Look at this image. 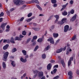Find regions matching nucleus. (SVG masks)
Here are the masks:
<instances>
[{
	"mask_svg": "<svg viewBox=\"0 0 79 79\" xmlns=\"http://www.w3.org/2000/svg\"><path fill=\"white\" fill-rule=\"evenodd\" d=\"M50 48V46L48 45V47H46V49L47 50H48Z\"/></svg>",
	"mask_w": 79,
	"mask_h": 79,
	"instance_id": "obj_49",
	"label": "nucleus"
},
{
	"mask_svg": "<svg viewBox=\"0 0 79 79\" xmlns=\"http://www.w3.org/2000/svg\"><path fill=\"white\" fill-rule=\"evenodd\" d=\"M2 67L3 69H5L6 68V64H5V62L2 63Z\"/></svg>",
	"mask_w": 79,
	"mask_h": 79,
	"instance_id": "obj_22",
	"label": "nucleus"
},
{
	"mask_svg": "<svg viewBox=\"0 0 79 79\" xmlns=\"http://www.w3.org/2000/svg\"><path fill=\"white\" fill-rule=\"evenodd\" d=\"M72 74H73V72H72L71 71H70L68 73V76H72Z\"/></svg>",
	"mask_w": 79,
	"mask_h": 79,
	"instance_id": "obj_30",
	"label": "nucleus"
},
{
	"mask_svg": "<svg viewBox=\"0 0 79 79\" xmlns=\"http://www.w3.org/2000/svg\"><path fill=\"white\" fill-rule=\"evenodd\" d=\"M76 39V35H75L72 38V40H70V41H72V40H74Z\"/></svg>",
	"mask_w": 79,
	"mask_h": 79,
	"instance_id": "obj_17",
	"label": "nucleus"
},
{
	"mask_svg": "<svg viewBox=\"0 0 79 79\" xmlns=\"http://www.w3.org/2000/svg\"><path fill=\"white\" fill-rule=\"evenodd\" d=\"M76 73L78 74V75H79V70H77L76 71Z\"/></svg>",
	"mask_w": 79,
	"mask_h": 79,
	"instance_id": "obj_55",
	"label": "nucleus"
},
{
	"mask_svg": "<svg viewBox=\"0 0 79 79\" xmlns=\"http://www.w3.org/2000/svg\"><path fill=\"white\" fill-rule=\"evenodd\" d=\"M42 40H43L42 39L40 38L38 40L37 42H42Z\"/></svg>",
	"mask_w": 79,
	"mask_h": 79,
	"instance_id": "obj_32",
	"label": "nucleus"
},
{
	"mask_svg": "<svg viewBox=\"0 0 79 79\" xmlns=\"http://www.w3.org/2000/svg\"><path fill=\"white\" fill-rule=\"evenodd\" d=\"M66 46H65L64 47V48H61L60 49H58L56 51V53H60L63 51V50H64V51L65 50H66Z\"/></svg>",
	"mask_w": 79,
	"mask_h": 79,
	"instance_id": "obj_3",
	"label": "nucleus"
},
{
	"mask_svg": "<svg viewBox=\"0 0 79 79\" xmlns=\"http://www.w3.org/2000/svg\"><path fill=\"white\" fill-rule=\"evenodd\" d=\"M33 39H34V40H35L37 39V36H35L33 37Z\"/></svg>",
	"mask_w": 79,
	"mask_h": 79,
	"instance_id": "obj_48",
	"label": "nucleus"
},
{
	"mask_svg": "<svg viewBox=\"0 0 79 79\" xmlns=\"http://www.w3.org/2000/svg\"><path fill=\"white\" fill-rule=\"evenodd\" d=\"M67 52L66 53V55H68L69 53V51H68V49H67Z\"/></svg>",
	"mask_w": 79,
	"mask_h": 79,
	"instance_id": "obj_54",
	"label": "nucleus"
},
{
	"mask_svg": "<svg viewBox=\"0 0 79 79\" xmlns=\"http://www.w3.org/2000/svg\"><path fill=\"white\" fill-rule=\"evenodd\" d=\"M24 17H22L20 19H18V22H19V21H23V20H24Z\"/></svg>",
	"mask_w": 79,
	"mask_h": 79,
	"instance_id": "obj_36",
	"label": "nucleus"
},
{
	"mask_svg": "<svg viewBox=\"0 0 79 79\" xmlns=\"http://www.w3.org/2000/svg\"><path fill=\"white\" fill-rule=\"evenodd\" d=\"M25 3V1H21L20 2V5H23V4H24Z\"/></svg>",
	"mask_w": 79,
	"mask_h": 79,
	"instance_id": "obj_43",
	"label": "nucleus"
},
{
	"mask_svg": "<svg viewBox=\"0 0 79 79\" xmlns=\"http://www.w3.org/2000/svg\"><path fill=\"white\" fill-rule=\"evenodd\" d=\"M60 78V76H57L56 77H55L53 79H58Z\"/></svg>",
	"mask_w": 79,
	"mask_h": 79,
	"instance_id": "obj_38",
	"label": "nucleus"
},
{
	"mask_svg": "<svg viewBox=\"0 0 79 79\" xmlns=\"http://www.w3.org/2000/svg\"><path fill=\"white\" fill-rule=\"evenodd\" d=\"M70 46V44H67V47H68V48L69 49L70 48H69Z\"/></svg>",
	"mask_w": 79,
	"mask_h": 79,
	"instance_id": "obj_57",
	"label": "nucleus"
},
{
	"mask_svg": "<svg viewBox=\"0 0 79 79\" xmlns=\"http://www.w3.org/2000/svg\"><path fill=\"white\" fill-rule=\"evenodd\" d=\"M42 57L43 59H45L46 58V55H45V54H44L42 55Z\"/></svg>",
	"mask_w": 79,
	"mask_h": 79,
	"instance_id": "obj_35",
	"label": "nucleus"
},
{
	"mask_svg": "<svg viewBox=\"0 0 79 79\" xmlns=\"http://www.w3.org/2000/svg\"><path fill=\"white\" fill-rule=\"evenodd\" d=\"M10 31V29H8V28H7L6 30V32H8V31Z\"/></svg>",
	"mask_w": 79,
	"mask_h": 79,
	"instance_id": "obj_64",
	"label": "nucleus"
},
{
	"mask_svg": "<svg viewBox=\"0 0 79 79\" xmlns=\"http://www.w3.org/2000/svg\"><path fill=\"white\" fill-rule=\"evenodd\" d=\"M71 64V61L70 60H69L68 62V66L69 67V66Z\"/></svg>",
	"mask_w": 79,
	"mask_h": 79,
	"instance_id": "obj_34",
	"label": "nucleus"
},
{
	"mask_svg": "<svg viewBox=\"0 0 79 79\" xmlns=\"http://www.w3.org/2000/svg\"><path fill=\"white\" fill-rule=\"evenodd\" d=\"M62 15H63V16H66L68 15V12H66V11L64 10L63 12L62 13Z\"/></svg>",
	"mask_w": 79,
	"mask_h": 79,
	"instance_id": "obj_16",
	"label": "nucleus"
},
{
	"mask_svg": "<svg viewBox=\"0 0 79 79\" xmlns=\"http://www.w3.org/2000/svg\"><path fill=\"white\" fill-rule=\"evenodd\" d=\"M54 17L56 18V19H59V16L58 15H56L54 16Z\"/></svg>",
	"mask_w": 79,
	"mask_h": 79,
	"instance_id": "obj_31",
	"label": "nucleus"
},
{
	"mask_svg": "<svg viewBox=\"0 0 79 79\" xmlns=\"http://www.w3.org/2000/svg\"><path fill=\"white\" fill-rule=\"evenodd\" d=\"M10 27L8 25L6 27V28H7V29H10Z\"/></svg>",
	"mask_w": 79,
	"mask_h": 79,
	"instance_id": "obj_63",
	"label": "nucleus"
},
{
	"mask_svg": "<svg viewBox=\"0 0 79 79\" xmlns=\"http://www.w3.org/2000/svg\"><path fill=\"white\" fill-rule=\"evenodd\" d=\"M70 60L71 61L73 60V57H70V60Z\"/></svg>",
	"mask_w": 79,
	"mask_h": 79,
	"instance_id": "obj_61",
	"label": "nucleus"
},
{
	"mask_svg": "<svg viewBox=\"0 0 79 79\" xmlns=\"http://www.w3.org/2000/svg\"><path fill=\"white\" fill-rule=\"evenodd\" d=\"M53 36L54 38H56L58 37V34L54 33L53 34Z\"/></svg>",
	"mask_w": 79,
	"mask_h": 79,
	"instance_id": "obj_15",
	"label": "nucleus"
},
{
	"mask_svg": "<svg viewBox=\"0 0 79 79\" xmlns=\"http://www.w3.org/2000/svg\"><path fill=\"white\" fill-rule=\"evenodd\" d=\"M51 3H53V4L56 3V0H51Z\"/></svg>",
	"mask_w": 79,
	"mask_h": 79,
	"instance_id": "obj_29",
	"label": "nucleus"
},
{
	"mask_svg": "<svg viewBox=\"0 0 79 79\" xmlns=\"http://www.w3.org/2000/svg\"><path fill=\"white\" fill-rule=\"evenodd\" d=\"M77 17V14H75L72 18L70 19L71 22H73L76 19V18Z\"/></svg>",
	"mask_w": 79,
	"mask_h": 79,
	"instance_id": "obj_4",
	"label": "nucleus"
},
{
	"mask_svg": "<svg viewBox=\"0 0 79 79\" xmlns=\"http://www.w3.org/2000/svg\"><path fill=\"white\" fill-rule=\"evenodd\" d=\"M36 43L35 42H34L32 43V46H35V45H36Z\"/></svg>",
	"mask_w": 79,
	"mask_h": 79,
	"instance_id": "obj_59",
	"label": "nucleus"
},
{
	"mask_svg": "<svg viewBox=\"0 0 79 79\" xmlns=\"http://www.w3.org/2000/svg\"><path fill=\"white\" fill-rule=\"evenodd\" d=\"M47 40L48 41H50L51 44H55L53 39L52 37L49 38Z\"/></svg>",
	"mask_w": 79,
	"mask_h": 79,
	"instance_id": "obj_5",
	"label": "nucleus"
},
{
	"mask_svg": "<svg viewBox=\"0 0 79 79\" xmlns=\"http://www.w3.org/2000/svg\"><path fill=\"white\" fill-rule=\"evenodd\" d=\"M66 20H67V19L66 18H63L62 19V21H63V22H64L66 21Z\"/></svg>",
	"mask_w": 79,
	"mask_h": 79,
	"instance_id": "obj_44",
	"label": "nucleus"
},
{
	"mask_svg": "<svg viewBox=\"0 0 79 79\" xmlns=\"http://www.w3.org/2000/svg\"><path fill=\"white\" fill-rule=\"evenodd\" d=\"M52 65L51 63L49 64L47 66V69L48 71H50L52 68Z\"/></svg>",
	"mask_w": 79,
	"mask_h": 79,
	"instance_id": "obj_6",
	"label": "nucleus"
},
{
	"mask_svg": "<svg viewBox=\"0 0 79 79\" xmlns=\"http://www.w3.org/2000/svg\"><path fill=\"white\" fill-rule=\"evenodd\" d=\"M36 6L41 11H42V8H41V6H39L38 4H36Z\"/></svg>",
	"mask_w": 79,
	"mask_h": 79,
	"instance_id": "obj_19",
	"label": "nucleus"
},
{
	"mask_svg": "<svg viewBox=\"0 0 79 79\" xmlns=\"http://www.w3.org/2000/svg\"><path fill=\"white\" fill-rule=\"evenodd\" d=\"M31 39L30 38H29L27 40V41L26 42L27 43H29V42H30V41H31Z\"/></svg>",
	"mask_w": 79,
	"mask_h": 79,
	"instance_id": "obj_47",
	"label": "nucleus"
},
{
	"mask_svg": "<svg viewBox=\"0 0 79 79\" xmlns=\"http://www.w3.org/2000/svg\"><path fill=\"white\" fill-rule=\"evenodd\" d=\"M68 5V3H67L65 5H64L63 6V8H66V6H67V5Z\"/></svg>",
	"mask_w": 79,
	"mask_h": 79,
	"instance_id": "obj_45",
	"label": "nucleus"
},
{
	"mask_svg": "<svg viewBox=\"0 0 79 79\" xmlns=\"http://www.w3.org/2000/svg\"><path fill=\"white\" fill-rule=\"evenodd\" d=\"M6 13L7 15H8V16H10V12H9V11H8V10H6Z\"/></svg>",
	"mask_w": 79,
	"mask_h": 79,
	"instance_id": "obj_51",
	"label": "nucleus"
},
{
	"mask_svg": "<svg viewBox=\"0 0 79 79\" xmlns=\"http://www.w3.org/2000/svg\"><path fill=\"white\" fill-rule=\"evenodd\" d=\"M55 27V26L54 25H52V26L51 27V29H52V30H53V29H54V28Z\"/></svg>",
	"mask_w": 79,
	"mask_h": 79,
	"instance_id": "obj_52",
	"label": "nucleus"
},
{
	"mask_svg": "<svg viewBox=\"0 0 79 79\" xmlns=\"http://www.w3.org/2000/svg\"><path fill=\"white\" fill-rule=\"evenodd\" d=\"M34 18H35V16H33L27 19H26L25 21H27V23H29L31 22V21L32 19H34Z\"/></svg>",
	"mask_w": 79,
	"mask_h": 79,
	"instance_id": "obj_9",
	"label": "nucleus"
},
{
	"mask_svg": "<svg viewBox=\"0 0 79 79\" xmlns=\"http://www.w3.org/2000/svg\"><path fill=\"white\" fill-rule=\"evenodd\" d=\"M14 3L15 5H19V3H20V0H14Z\"/></svg>",
	"mask_w": 79,
	"mask_h": 79,
	"instance_id": "obj_8",
	"label": "nucleus"
},
{
	"mask_svg": "<svg viewBox=\"0 0 79 79\" xmlns=\"http://www.w3.org/2000/svg\"><path fill=\"white\" fill-rule=\"evenodd\" d=\"M33 3L39 4V2L37 0H32L31 1L27 2V4H31V3Z\"/></svg>",
	"mask_w": 79,
	"mask_h": 79,
	"instance_id": "obj_2",
	"label": "nucleus"
},
{
	"mask_svg": "<svg viewBox=\"0 0 79 79\" xmlns=\"http://www.w3.org/2000/svg\"><path fill=\"white\" fill-rule=\"evenodd\" d=\"M15 40H21V38L19 37H16L15 38Z\"/></svg>",
	"mask_w": 79,
	"mask_h": 79,
	"instance_id": "obj_20",
	"label": "nucleus"
},
{
	"mask_svg": "<svg viewBox=\"0 0 79 79\" xmlns=\"http://www.w3.org/2000/svg\"><path fill=\"white\" fill-rule=\"evenodd\" d=\"M33 72L34 74H36L39 73V71L37 70H33Z\"/></svg>",
	"mask_w": 79,
	"mask_h": 79,
	"instance_id": "obj_24",
	"label": "nucleus"
},
{
	"mask_svg": "<svg viewBox=\"0 0 79 79\" xmlns=\"http://www.w3.org/2000/svg\"><path fill=\"white\" fill-rule=\"evenodd\" d=\"M38 48H39V46H36L35 47L34 49V51L35 52V51H37V49H38Z\"/></svg>",
	"mask_w": 79,
	"mask_h": 79,
	"instance_id": "obj_27",
	"label": "nucleus"
},
{
	"mask_svg": "<svg viewBox=\"0 0 79 79\" xmlns=\"http://www.w3.org/2000/svg\"><path fill=\"white\" fill-rule=\"evenodd\" d=\"M61 62L63 67H64V68H65V64L64 63V61L63 60H61Z\"/></svg>",
	"mask_w": 79,
	"mask_h": 79,
	"instance_id": "obj_18",
	"label": "nucleus"
},
{
	"mask_svg": "<svg viewBox=\"0 0 79 79\" xmlns=\"http://www.w3.org/2000/svg\"><path fill=\"white\" fill-rule=\"evenodd\" d=\"M69 29V26L68 25H66L64 27V32H66Z\"/></svg>",
	"mask_w": 79,
	"mask_h": 79,
	"instance_id": "obj_7",
	"label": "nucleus"
},
{
	"mask_svg": "<svg viewBox=\"0 0 79 79\" xmlns=\"http://www.w3.org/2000/svg\"><path fill=\"white\" fill-rule=\"evenodd\" d=\"M73 2L72 0H71L70 1V4H71V5H72L73 4Z\"/></svg>",
	"mask_w": 79,
	"mask_h": 79,
	"instance_id": "obj_53",
	"label": "nucleus"
},
{
	"mask_svg": "<svg viewBox=\"0 0 79 79\" xmlns=\"http://www.w3.org/2000/svg\"><path fill=\"white\" fill-rule=\"evenodd\" d=\"M9 54V53L8 52H6L4 53L3 56L4 58L3 60H4V61H6V59H7V58H8V56Z\"/></svg>",
	"mask_w": 79,
	"mask_h": 79,
	"instance_id": "obj_1",
	"label": "nucleus"
},
{
	"mask_svg": "<svg viewBox=\"0 0 79 79\" xmlns=\"http://www.w3.org/2000/svg\"><path fill=\"white\" fill-rule=\"evenodd\" d=\"M9 47V44H6L3 47V49L4 50H6Z\"/></svg>",
	"mask_w": 79,
	"mask_h": 79,
	"instance_id": "obj_11",
	"label": "nucleus"
},
{
	"mask_svg": "<svg viewBox=\"0 0 79 79\" xmlns=\"http://www.w3.org/2000/svg\"><path fill=\"white\" fill-rule=\"evenodd\" d=\"M70 13H71V14H74V10L72 9L70 12Z\"/></svg>",
	"mask_w": 79,
	"mask_h": 79,
	"instance_id": "obj_39",
	"label": "nucleus"
},
{
	"mask_svg": "<svg viewBox=\"0 0 79 79\" xmlns=\"http://www.w3.org/2000/svg\"><path fill=\"white\" fill-rule=\"evenodd\" d=\"M32 29L35 30V31H39L40 30V28H39L32 27Z\"/></svg>",
	"mask_w": 79,
	"mask_h": 79,
	"instance_id": "obj_25",
	"label": "nucleus"
},
{
	"mask_svg": "<svg viewBox=\"0 0 79 79\" xmlns=\"http://www.w3.org/2000/svg\"><path fill=\"white\" fill-rule=\"evenodd\" d=\"M10 61L11 62V64H12V66L13 67H15L16 66V63H15V62L14 61H12V60H10Z\"/></svg>",
	"mask_w": 79,
	"mask_h": 79,
	"instance_id": "obj_13",
	"label": "nucleus"
},
{
	"mask_svg": "<svg viewBox=\"0 0 79 79\" xmlns=\"http://www.w3.org/2000/svg\"><path fill=\"white\" fill-rule=\"evenodd\" d=\"M17 50V49H16V48H14L12 50V53H14V52H15Z\"/></svg>",
	"mask_w": 79,
	"mask_h": 79,
	"instance_id": "obj_33",
	"label": "nucleus"
},
{
	"mask_svg": "<svg viewBox=\"0 0 79 79\" xmlns=\"http://www.w3.org/2000/svg\"><path fill=\"white\" fill-rule=\"evenodd\" d=\"M10 42L13 44H15V41H14V38L13 37H12L10 39Z\"/></svg>",
	"mask_w": 79,
	"mask_h": 79,
	"instance_id": "obj_23",
	"label": "nucleus"
},
{
	"mask_svg": "<svg viewBox=\"0 0 79 79\" xmlns=\"http://www.w3.org/2000/svg\"><path fill=\"white\" fill-rule=\"evenodd\" d=\"M64 22H63L62 21H61L59 22L58 23V24H60V25H62V24H64Z\"/></svg>",
	"mask_w": 79,
	"mask_h": 79,
	"instance_id": "obj_28",
	"label": "nucleus"
},
{
	"mask_svg": "<svg viewBox=\"0 0 79 79\" xmlns=\"http://www.w3.org/2000/svg\"><path fill=\"white\" fill-rule=\"evenodd\" d=\"M10 42V40H3V42L4 43H5L6 42Z\"/></svg>",
	"mask_w": 79,
	"mask_h": 79,
	"instance_id": "obj_42",
	"label": "nucleus"
},
{
	"mask_svg": "<svg viewBox=\"0 0 79 79\" xmlns=\"http://www.w3.org/2000/svg\"><path fill=\"white\" fill-rule=\"evenodd\" d=\"M7 24V23H4L2 24L1 25V27L2 28L3 30L5 29V26Z\"/></svg>",
	"mask_w": 79,
	"mask_h": 79,
	"instance_id": "obj_10",
	"label": "nucleus"
},
{
	"mask_svg": "<svg viewBox=\"0 0 79 79\" xmlns=\"http://www.w3.org/2000/svg\"><path fill=\"white\" fill-rule=\"evenodd\" d=\"M51 63H55V60H52L51 61H50Z\"/></svg>",
	"mask_w": 79,
	"mask_h": 79,
	"instance_id": "obj_58",
	"label": "nucleus"
},
{
	"mask_svg": "<svg viewBox=\"0 0 79 79\" xmlns=\"http://www.w3.org/2000/svg\"><path fill=\"white\" fill-rule=\"evenodd\" d=\"M22 52L23 54V55H26L27 54V52L25 50H22Z\"/></svg>",
	"mask_w": 79,
	"mask_h": 79,
	"instance_id": "obj_21",
	"label": "nucleus"
},
{
	"mask_svg": "<svg viewBox=\"0 0 79 79\" xmlns=\"http://www.w3.org/2000/svg\"><path fill=\"white\" fill-rule=\"evenodd\" d=\"M43 75H44V73L42 71L40 72L39 73L38 76L40 77H42V76H43Z\"/></svg>",
	"mask_w": 79,
	"mask_h": 79,
	"instance_id": "obj_14",
	"label": "nucleus"
},
{
	"mask_svg": "<svg viewBox=\"0 0 79 79\" xmlns=\"http://www.w3.org/2000/svg\"><path fill=\"white\" fill-rule=\"evenodd\" d=\"M22 34L23 35H26V33L25 31H23L22 32Z\"/></svg>",
	"mask_w": 79,
	"mask_h": 79,
	"instance_id": "obj_40",
	"label": "nucleus"
},
{
	"mask_svg": "<svg viewBox=\"0 0 79 79\" xmlns=\"http://www.w3.org/2000/svg\"><path fill=\"white\" fill-rule=\"evenodd\" d=\"M4 15V13H3V12H2V13H1L0 14V17H2V16H3Z\"/></svg>",
	"mask_w": 79,
	"mask_h": 79,
	"instance_id": "obj_46",
	"label": "nucleus"
},
{
	"mask_svg": "<svg viewBox=\"0 0 79 79\" xmlns=\"http://www.w3.org/2000/svg\"><path fill=\"white\" fill-rule=\"evenodd\" d=\"M60 39H59L56 40L55 44V45H57V44H58V43H59V42H60Z\"/></svg>",
	"mask_w": 79,
	"mask_h": 79,
	"instance_id": "obj_26",
	"label": "nucleus"
},
{
	"mask_svg": "<svg viewBox=\"0 0 79 79\" xmlns=\"http://www.w3.org/2000/svg\"><path fill=\"white\" fill-rule=\"evenodd\" d=\"M3 21V18H0V23H1V22H2V21Z\"/></svg>",
	"mask_w": 79,
	"mask_h": 79,
	"instance_id": "obj_62",
	"label": "nucleus"
},
{
	"mask_svg": "<svg viewBox=\"0 0 79 79\" xmlns=\"http://www.w3.org/2000/svg\"><path fill=\"white\" fill-rule=\"evenodd\" d=\"M32 15V14L31 13H30L27 15V17L29 18L30 17H31Z\"/></svg>",
	"mask_w": 79,
	"mask_h": 79,
	"instance_id": "obj_37",
	"label": "nucleus"
},
{
	"mask_svg": "<svg viewBox=\"0 0 79 79\" xmlns=\"http://www.w3.org/2000/svg\"><path fill=\"white\" fill-rule=\"evenodd\" d=\"M19 38H23V37H24V36H23V35H20L19 36Z\"/></svg>",
	"mask_w": 79,
	"mask_h": 79,
	"instance_id": "obj_60",
	"label": "nucleus"
},
{
	"mask_svg": "<svg viewBox=\"0 0 79 79\" xmlns=\"http://www.w3.org/2000/svg\"><path fill=\"white\" fill-rule=\"evenodd\" d=\"M56 71H57V69H54L53 70V73H54V74H55Z\"/></svg>",
	"mask_w": 79,
	"mask_h": 79,
	"instance_id": "obj_41",
	"label": "nucleus"
},
{
	"mask_svg": "<svg viewBox=\"0 0 79 79\" xmlns=\"http://www.w3.org/2000/svg\"><path fill=\"white\" fill-rule=\"evenodd\" d=\"M73 79V76L70 75L69 76V79Z\"/></svg>",
	"mask_w": 79,
	"mask_h": 79,
	"instance_id": "obj_56",
	"label": "nucleus"
},
{
	"mask_svg": "<svg viewBox=\"0 0 79 79\" xmlns=\"http://www.w3.org/2000/svg\"><path fill=\"white\" fill-rule=\"evenodd\" d=\"M57 5H57V4L55 3L53 4V6L55 8V7H56V6H57Z\"/></svg>",
	"mask_w": 79,
	"mask_h": 79,
	"instance_id": "obj_50",
	"label": "nucleus"
},
{
	"mask_svg": "<svg viewBox=\"0 0 79 79\" xmlns=\"http://www.w3.org/2000/svg\"><path fill=\"white\" fill-rule=\"evenodd\" d=\"M20 60L22 63H26L27 61V60H26V59L25 58V59H24L23 58L21 57L20 58Z\"/></svg>",
	"mask_w": 79,
	"mask_h": 79,
	"instance_id": "obj_12",
	"label": "nucleus"
}]
</instances>
